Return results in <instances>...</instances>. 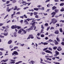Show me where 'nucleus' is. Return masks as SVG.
Returning a JSON list of instances; mask_svg holds the SVG:
<instances>
[{
	"instance_id": "c03bdc74",
	"label": "nucleus",
	"mask_w": 64,
	"mask_h": 64,
	"mask_svg": "<svg viewBox=\"0 0 64 64\" xmlns=\"http://www.w3.org/2000/svg\"><path fill=\"white\" fill-rule=\"evenodd\" d=\"M50 26H49L47 28V29H46V30L47 31H48V30H49V29H50Z\"/></svg>"
},
{
	"instance_id": "4468645a",
	"label": "nucleus",
	"mask_w": 64,
	"mask_h": 64,
	"mask_svg": "<svg viewBox=\"0 0 64 64\" xmlns=\"http://www.w3.org/2000/svg\"><path fill=\"white\" fill-rule=\"evenodd\" d=\"M29 63H31L32 64H34L35 63V62L33 61V60H31L30 62H28Z\"/></svg>"
},
{
	"instance_id": "4d7b16f0",
	"label": "nucleus",
	"mask_w": 64,
	"mask_h": 64,
	"mask_svg": "<svg viewBox=\"0 0 64 64\" xmlns=\"http://www.w3.org/2000/svg\"><path fill=\"white\" fill-rule=\"evenodd\" d=\"M10 3V1H7L6 2V4H9Z\"/></svg>"
},
{
	"instance_id": "e433bc0d",
	"label": "nucleus",
	"mask_w": 64,
	"mask_h": 64,
	"mask_svg": "<svg viewBox=\"0 0 64 64\" xmlns=\"http://www.w3.org/2000/svg\"><path fill=\"white\" fill-rule=\"evenodd\" d=\"M64 5V3H62L60 4V6H63Z\"/></svg>"
},
{
	"instance_id": "a878e982",
	"label": "nucleus",
	"mask_w": 64,
	"mask_h": 64,
	"mask_svg": "<svg viewBox=\"0 0 64 64\" xmlns=\"http://www.w3.org/2000/svg\"><path fill=\"white\" fill-rule=\"evenodd\" d=\"M64 11V8H62V9L60 10L61 12H63Z\"/></svg>"
},
{
	"instance_id": "864d4df0",
	"label": "nucleus",
	"mask_w": 64,
	"mask_h": 64,
	"mask_svg": "<svg viewBox=\"0 0 64 64\" xmlns=\"http://www.w3.org/2000/svg\"><path fill=\"white\" fill-rule=\"evenodd\" d=\"M15 13H16L15 12H14V14H12V16H13V15H15Z\"/></svg>"
},
{
	"instance_id": "8fccbe9b",
	"label": "nucleus",
	"mask_w": 64,
	"mask_h": 64,
	"mask_svg": "<svg viewBox=\"0 0 64 64\" xmlns=\"http://www.w3.org/2000/svg\"><path fill=\"white\" fill-rule=\"evenodd\" d=\"M10 63H12V64H14L15 63V62H10Z\"/></svg>"
},
{
	"instance_id": "13d9d810",
	"label": "nucleus",
	"mask_w": 64,
	"mask_h": 64,
	"mask_svg": "<svg viewBox=\"0 0 64 64\" xmlns=\"http://www.w3.org/2000/svg\"><path fill=\"white\" fill-rule=\"evenodd\" d=\"M16 14H18V15H20V12H17L16 13Z\"/></svg>"
},
{
	"instance_id": "7ed1b4c3",
	"label": "nucleus",
	"mask_w": 64,
	"mask_h": 64,
	"mask_svg": "<svg viewBox=\"0 0 64 64\" xmlns=\"http://www.w3.org/2000/svg\"><path fill=\"white\" fill-rule=\"evenodd\" d=\"M34 39V37L33 36L32 34H30L28 36V38H27V40H28V39Z\"/></svg>"
},
{
	"instance_id": "6ab92c4d",
	"label": "nucleus",
	"mask_w": 64,
	"mask_h": 64,
	"mask_svg": "<svg viewBox=\"0 0 64 64\" xmlns=\"http://www.w3.org/2000/svg\"><path fill=\"white\" fill-rule=\"evenodd\" d=\"M56 13L55 12H53L51 14V15H56Z\"/></svg>"
},
{
	"instance_id": "5fc2aeb1",
	"label": "nucleus",
	"mask_w": 64,
	"mask_h": 64,
	"mask_svg": "<svg viewBox=\"0 0 64 64\" xmlns=\"http://www.w3.org/2000/svg\"><path fill=\"white\" fill-rule=\"evenodd\" d=\"M0 50H1V51H3V50H4V49L2 48H0Z\"/></svg>"
},
{
	"instance_id": "aec40b11",
	"label": "nucleus",
	"mask_w": 64,
	"mask_h": 64,
	"mask_svg": "<svg viewBox=\"0 0 64 64\" xmlns=\"http://www.w3.org/2000/svg\"><path fill=\"white\" fill-rule=\"evenodd\" d=\"M35 22H34L33 23H32V26H35Z\"/></svg>"
},
{
	"instance_id": "603ef678",
	"label": "nucleus",
	"mask_w": 64,
	"mask_h": 64,
	"mask_svg": "<svg viewBox=\"0 0 64 64\" xmlns=\"http://www.w3.org/2000/svg\"><path fill=\"white\" fill-rule=\"evenodd\" d=\"M13 47V46L12 45H10V48H12Z\"/></svg>"
},
{
	"instance_id": "473e14b6",
	"label": "nucleus",
	"mask_w": 64,
	"mask_h": 64,
	"mask_svg": "<svg viewBox=\"0 0 64 64\" xmlns=\"http://www.w3.org/2000/svg\"><path fill=\"white\" fill-rule=\"evenodd\" d=\"M56 40H57V41H58V42H60L59 38H58V37L56 38Z\"/></svg>"
},
{
	"instance_id": "f8f14e48",
	"label": "nucleus",
	"mask_w": 64,
	"mask_h": 64,
	"mask_svg": "<svg viewBox=\"0 0 64 64\" xmlns=\"http://www.w3.org/2000/svg\"><path fill=\"white\" fill-rule=\"evenodd\" d=\"M8 59H6V60H2L1 61V62H6V61H8Z\"/></svg>"
},
{
	"instance_id": "7c9ffc66",
	"label": "nucleus",
	"mask_w": 64,
	"mask_h": 64,
	"mask_svg": "<svg viewBox=\"0 0 64 64\" xmlns=\"http://www.w3.org/2000/svg\"><path fill=\"white\" fill-rule=\"evenodd\" d=\"M38 14V12H34V15H36Z\"/></svg>"
},
{
	"instance_id": "4c0bfd02",
	"label": "nucleus",
	"mask_w": 64,
	"mask_h": 64,
	"mask_svg": "<svg viewBox=\"0 0 64 64\" xmlns=\"http://www.w3.org/2000/svg\"><path fill=\"white\" fill-rule=\"evenodd\" d=\"M41 28H42V29H45L44 27L43 26V25H41Z\"/></svg>"
},
{
	"instance_id": "58836bf2",
	"label": "nucleus",
	"mask_w": 64,
	"mask_h": 64,
	"mask_svg": "<svg viewBox=\"0 0 64 64\" xmlns=\"http://www.w3.org/2000/svg\"><path fill=\"white\" fill-rule=\"evenodd\" d=\"M0 38H3L4 36H2V35H0Z\"/></svg>"
},
{
	"instance_id": "6e6d98bb",
	"label": "nucleus",
	"mask_w": 64,
	"mask_h": 64,
	"mask_svg": "<svg viewBox=\"0 0 64 64\" xmlns=\"http://www.w3.org/2000/svg\"><path fill=\"white\" fill-rule=\"evenodd\" d=\"M34 30H36V27L35 26H34Z\"/></svg>"
},
{
	"instance_id": "6e6552de",
	"label": "nucleus",
	"mask_w": 64,
	"mask_h": 64,
	"mask_svg": "<svg viewBox=\"0 0 64 64\" xmlns=\"http://www.w3.org/2000/svg\"><path fill=\"white\" fill-rule=\"evenodd\" d=\"M47 7H52L53 6V4H48L46 5Z\"/></svg>"
},
{
	"instance_id": "72a5a7b5",
	"label": "nucleus",
	"mask_w": 64,
	"mask_h": 64,
	"mask_svg": "<svg viewBox=\"0 0 64 64\" xmlns=\"http://www.w3.org/2000/svg\"><path fill=\"white\" fill-rule=\"evenodd\" d=\"M47 49H48V47L44 49H43V51H45V50H47Z\"/></svg>"
},
{
	"instance_id": "e2e57ef3",
	"label": "nucleus",
	"mask_w": 64,
	"mask_h": 64,
	"mask_svg": "<svg viewBox=\"0 0 64 64\" xmlns=\"http://www.w3.org/2000/svg\"><path fill=\"white\" fill-rule=\"evenodd\" d=\"M48 41H50V42H53V40H51V39H50L48 40Z\"/></svg>"
},
{
	"instance_id": "20e7f679",
	"label": "nucleus",
	"mask_w": 64,
	"mask_h": 64,
	"mask_svg": "<svg viewBox=\"0 0 64 64\" xmlns=\"http://www.w3.org/2000/svg\"><path fill=\"white\" fill-rule=\"evenodd\" d=\"M12 56L14 55H17L19 54L18 53V52L17 51H14L13 52L12 54Z\"/></svg>"
},
{
	"instance_id": "423d86ee",
	"label": "nucleus",
	"mask_w": 64,
	"mask_h": 64,
	"mask_svg": "<svg viewBox=\"0 0 64 64\" xmlns=\"http://www.w3.org/2000/svg\"><path fill=\"white\" fill-rule=\"evenodd\" d=\"M17 25H12V26L11 28L12 29H14L16 28H17Z\"/></svg>"
},
{
	"instance_id": "ea45409f",
	"label": "nucleus",
	"mask_w": 64,
	"mask_h": 64,
	"mask_svg": "<svg viewBox=\"0 0 64 64\" xmlns=\"http://www.w3.org/2000/svg\"><path fill=\"white\" fill-rule=\"evenodd\" d=\"M17 57L15 56L14 58H13L12 59H14V60H15L16 59H17Z\"/></svg>"
},
{
	"instance_id": "1a4fd4ad",
	"label": "nucleus",
	"mask_w": 64,
	"mask_h": 64,
	"mask_svg": "<svg viewBox=\"0 0 64 64\" xmlns=\"http://www.w3.org/2000/svg\"><path fill=\"white\" fill-rule=\"evenodd\" d=\"M62 49L61 48V46H59L58 48L57 49V50L58 51H62Z\"/></svg>"
},
{
	"instance_id": "f03ea898",
	"label": "nucleus",
	"mask_w": 64,
	"mask_h": 64,
	"mask_svg": "<svg viewBox=\"0 0 64 64\" xmlns=\"http://www.w3.org/2000/svg\"><path fill=\"white\" fill-rule=\"evenodd\" d=\"M52 21L50 23V25H51L52 23H53V24H55L56 22H57V20L55 18H53L52 19Z\"/></svg>"
},
{
	"instance_id": "c9c22d12",
	"label": "nucleus",
	"mask_w": 64,
	"mask_h": 64,
	"mask_svg": "<svg viewBox=\"0 0 64 64\" xmlns=\"http://www.w3.org/2000/svg\"><path fill=\"white\" fill-rule=\"evenodd\" d=\"M57 48V46H54L53 48V49L54 50H56Z\"/></svg>"
},
{
	"instance_id": "774afa93",
	"label": "nucleus",
	"mask_w": 64,
	"mask_h": 64,
	"mask_svg": "<svg viewBox=\"0 0 64 64\" xmlns=\"http://www.w3.org/2000/svg\"><path fill=\"white\" fill-rule=\"evenodd\" d=\"M45 40H48V37H46L45 38Z\"/></svg>"
},
{
	"instance_id": "393cba45",
	"label": "nucleus",
	"mask_w": 64,
	"mask_h": 64,
	"mask_svg": "<svg viewBox=\"0 0 64 64\" xmlns=\"http://www.w3.org/2000/svg\"><path fill=\"white\" fill-rule=\"evenodd\" d=\"M13 9V8H10V9H9L8 10V12H10V10H12Z\"/></svg>"
},
{
	"instance_id": "a18cd8bd",
	"label": "nucleus",
	"mask_w": 64,
	"mask_h": 64,
	"mask_svg": "<svg viewBox=\"0 0 64 64\" xmlns=\"http://www.w3.org/2000/svg\"><path fill=\"white\" fill-rule=\"evenodd\" d=\"M48 50H50V51H52V48H48Z\"/></svg>"
},
{
	"instance_id": "69168bd1",
	"label": "nucleus",
	"mask_w": 64,
	"mask_h": 64,
	"mask_svg": "<svg viewBox=\"0 0 64 64\" xmlns=\"http://www.w3.org/2000/svg\"><path fill=\"white\" fill-rule=\"evenodd\" d=\"M16 60H14L12 59H11L10 60V61L12 62V61H16Z\"/></svg>"
},
{
	"instance_id": "bf43d9fd",
	"label": "nucleus",
	"mask_w": 64,
	"mask_h": 64,
	"mask_svg": "<svg viewBox=\"0 0 64 64\" xmlns=\"http://www.w3.org/2000/svg\"><path fill=\"white\" fill-rule=\"evenodd\" d=\"M3 25V24L2 23H0V26H2Z\"/></svg>"
},
{
	"instance_id": "b1692460",
	"label": "nucleus",
	"mask_w": 64,
	"mask_h": 64,
	"mask_svg": "<svg viewBox=\"0 0 64 64\" xmlns=\"http://www.w3.org/2000/svg\"><path fill=\"white\" fill-rule=\"evenodd\" d=\"M60 32H63V31L62 30V28H60Z\"/></svg>"
},
{
	"instance_id": "a19ab883",
	"label": "nucleus",
	"mask_w": 64,
	"mask_h": 64,
	"mask_svg": "<svg viewBox=\"0 0 64 64\" xmlns=\"http://www.w3.org/2000/svg\"><path fill=\"white\" fill-rule=\"evenodd\" d=\"M40 36L41 37H44L45 36L43 34H42Z\"/></svg>"
},
{
	"instance_id": "9b49d317",
	"label": "nucleus",
	"mask_w": 64,
	"mask_h": 64,
	"mask_svg": "<svg viewBox=\"0 0 64 64\" xmlns=\"http://www.w3.org/2000/svg\"><path fill=\"white\" fill-rule=\"evenodd\" d=\"M59 30H55V32H54V33L56 34H59Z\"/></svg>"
},
{
	"instance_id": "2eb2a0df",
	"label": "nucleus",
	"mask_w": 64,
	"mask_h": 64,
	"mask_svg": "<svg viewBox=\"0 0 64 64\" xmlns=\"http://www.w3.org/2000/svg\"><path fill=\"white\" fill-rule=\"evenodd\" d=\"M39 9H41V8H34V10H35L36 11H38V10H39Z\"/></svg>"
},
{
	"instance_id": "de8ad7c7",
	"label": "nucleus",
	"mask_w": 64,
	"mask_h": 64,
	"mask_svg": "<svg viewBox=\"0 0 64 64\" xmlns=\"http://www.w3.org/2000/svg\"><path fill=\"white\" fill-rule=\"evenodd\" d=\"M44 25L46 26H48V24L47 23H46Z\"/></svg>"
},
{
	"instance_id": "79ce46f5",
	"label": "nucleus",
	"mask_w": 64,
	"mask_h": 64,
	"mask_svg": "<svg viewBox=\"0 0 64 64\" xmlns=\"http://www.w3.org/2000/svg\"><path fill=\"white\" fill-rule=\"evenodd\" d=\"M54 44H55V45H58V42L57 41L55 42L54 43Z\"/></svg>"
},
{
	"instance_id": "3c124183",
	"label": "nucleus",
	"mask_w": 64,
	"mask_h": 64,
	"mask_svg": "<svg viewBox=\"0 0 64 64\" xmlns=\"http://www.w3.org/2000/svg\"><path fill=\"white\" fill-rule=\"evenodd\" d=\"M61 44L62 45H64V42H62L61 43Z\"/></svg>"
},
{
	"instance_id": "0e129e2a",
	"label": "nucleus",
	"mask_w": 64,
	"mask_h": 64,
	"mask_svg": "<svg viewBox=\"0 0 64 64\" xmlns=\"http://www.w3.org/2000/svg\"><path fill=\"white\" fill-rule=\"evenodd\" d=\"M18 62V64H19V63H22V61H20L19 62Z\"/></svg>"
},
{
	"instance_id": "f257e3e1",
	"label": "nucleus",
	"mask_w": 64,
	"mask_h": 64,
	"mask_svg": "<svg viewBox=\"0 0 64 64\" xmlns=\"http://www.w3.org/2000/svg\"><path fill=\"white\" fill-rule=\"evenodd\" d=\"M22 31L23 32L21 34V35H24V34H26L27 31H26V30H24L22 28L18 30V33H19V34H21V32H22Z\"/></svg>"
},
{
	"instance_id": "c756f323",
	"label": "nucleus",
	"mask_w": 64,
	"mask_h": 64,
	"mask_svg": "<svg viewBox=\"0 0 64 64\" xmlns=\"http://www.w3.org/2000/svg\"><path fill=\"white\" fill-rule=\"evenodd\" d=\"M18 48V46H15L14 47V50H16V49H17Z\"/></svg>"
},
{
	"instance_id": "dca6fc26",
	"label": "nucleus",
	"mask_w": 64,
	"mask_h": 64,
	"mask_svg": "<svg viewBox=\"0 0 64 64\" xmlns=\"http://www.w3.org/2000/svg\"><path fill=\"white\" fill-rule=\"evenodd\" d=\"M12 41L11 40H9L8 42V44H11L12 43Z\"/></svg>"
},
{
	"instance_id": "f3484780",
	"label": "nucleus",
	"mask_w": 64,
	"mask_h": 64,
	"mask_svg": "<svg viewBox=\"0 0 64 64\" xmlns=\"http://www.w3.org/2000/svg\"><path fill=\"white\" fill-rule=\"evenodd\" d=\"M56 9H57V7L55 6H54L52 8V10H55Z\"/></svg>"
},
{
	"instance_id": "49530a36",
	"label": "nucleus",
	"mask_w": 64,
	"mask_h": 64,
	"mask_svg": "<svg viewBox=\"0 0 64 64\" xmlns=\"http://www.w3.org/2000/svg\"><path fill=\"white\" fill-rule=\"evenodd\" d=\"M22 4H24V3H26V1H23L22 2Z\"/></svg>"
},
{
	"instance_id": "ddd939ff",
	"label": "nucleus",
	"mask_w": 64,
	"mask_h": 64,
	"mask_svg": "<svg viewBox=\"0 0 64 64\" xmlns=\"http://www.w3.org/2000/svg\"><path fill=\"white\" fill-rule=\"evenodd\" d=\"M13 34L14 35V37H17V32H14L13 33Z\"/></svg>"
},
{
	"instance_id": "338daca9",
	"label": "nucleus",
	"mask_w": 64,
	"mask_h": 64,
	"mask_svg": "<svg viewBox=\"0 0 64 64\" xmlns=\"http://www.w3.org/2000/svg\"><path fill=\"white\" fill-rule=\"evenodd\" d=\"M42 10H44V9H45V8H44V7H42Z\"/></svg>"
},
{
	"instance_id": "a211bd4d",
	"label": "nucleus",
	"mask_w": 64,
	"mask_h": 64,
	"mask_svg": "<svg viewBox=\"0 0 64 64\" xmlns=\"http://www.w3.org/2000/svg\"><path fill=\"white\" fill-rule=\"evenodd\" d=\"M54 11H55V13H58V12H59V10H57V9H55L54 10Z\"/></svg>"
},
{
	"instance_id": "09e8293b",
	"label": "nucleus",
	"mask_w": 64,
	"mask_h": 64,
	"mask_svg": "<svg viewBox=\"0 0 64 64\" xmlns=\"http://www.w3.org/2000/svg\"><path fill=\"white\" fill-rule=\"evenodd\" d=\"M35 18H38V15H36V16H35Z\"/></svg>"
},
{
	"instance_id": "bb28decb",
	"label": "nucleus",
	"mask_w": 64,
	"mask_h": 64,
	"mask_svg": "<svg viewBox=\"0 0 64 64\" xmlns=\"http://www.w3.org/2000/svg\"><path fill=\"white\" fill-rule=\"evenodd\" d=\"M17 28H17V29H18V30H19V29H20V28H21V26H17Z\"/></svg>"
},
{
	"instance_id": "c85d7f7f",
	"label": "nucleus",
	"mask_w": 64,
	"mask_h": 64,
	"mask_svg": "<svg viewBox=\"0 0 64 64\" xmlns=\"http://www.w3.org/2000/svg\"><path fill=\"white\" fill-rule=\"evenodd\" d=\"M4 35L6 36H7L8 34V32H7L6 33H4Z\"/></svg>"
},
{
	"instance_id": "0eeeda50",
	"label": "nucleus",
	"mask_w": 64,
	"mask_h": 64,
	"mask_svg": "<svg viewBox=\"0 0 64 64\" xmlns=\"http://www.w3.org/2000/svg\"><path fill=\"white\" fill-rule=\"evenodd\" d=\"M34 28V26H31L30 28H29L27 29L26 30V31H28V30H33V28Z\"/></svg>"
},
{
	"instance_id": "680f3d73",
	"label": "nucleus",
	"mask_w": 64,
	"mask_h": 64,
	"mask_svg": "<svg viewBox=\"0 0 64 64\" xmlns=\"http://www.w3.org/2000/svg\"><path fill=\"white\" fill-rule=\"evenodd\" d=\"M54 1L55 2H58L59 1L58 0H54Z\"/></svg>"
},
{
	"instance_id": "5701e85b",
	"label": "nucleus",
	"mask_w": 64,
	"mask_h": 64,
	"mask_svg": "<svg viewBox=\"0 0 64 64\" xmlns=\"http://www.w3.org/2000/svg\"><path fill=\"white\" fill-rule=\"evenodd\" d=\"M17 6H15L14 7V10H17Z\"/></svg>"
},
{
	"instance_id": "052dcab7",
	"label": "nucleus",
	"mask_w": 64,
	"mask_h": 64,
	"mask_svg": "<svg viewBox=\"0 0 64 64\" xmlns=\"http://www.w3.org/2000/svg\"><path fill=\"white\" fill-rule=\"evenodd\" d=\"M16 2V0H14L12 2V3H15V2Z\"/></svg>"
},
{
	"instance_id": "9d476101",
	"label": "nucleus",
	"mask_w": 64,
	"mask_h": 64,
	"mask_svg": "<svg viewBox=\"0 0 64 64\" xmlns=\"http://www.w3.org/2000/svg\"><path fill=\"white\" fill-rule=\"evenodd\" d=\"M45 52L46 53H50V54H52V52L48 50H46L45 51Z\"/></svg>"
},
{
	"instance_id": "4be33fe9",
	"label": "nucleus",
	"mask_w": 64,
	"mask_h": 64,
	"mask_svg": "<svg viewBox=\"0 0 64 64\" xmlns=\"http://www.w3.org/2000/svg\"><path fill=\"white\" fill-rule=\"evenodd\" d=\"M32 18H31L30 19L27 18L26 19V20H27L28 21H30V20H32Z\"/></svg>"
},
{
	"instance_id": "39448f33",
	"label": "nucleus",
	"mask_w": 64,
	"mask_h": 64,
	"mask_svg": "<svg viewBox=\"0 0 64 64\" xmlns=\"http://www.w3.org/2000/svg\"><path fill=\"white\" fill-rule=\"evenodd\" d=\"M20 17L22 19H24V17H25V18H27V16H26V15L25 14L22 16H20Z\"/></svg>"
},
{
	"instance_id": "f704fd0d",
	"label": "nucleus",
	"mask_w": 64,
	"mask_h": 64,
	"mask_svg": "<svg viewBox=\"0 0 64 64\" xmlns=\"http://www.w3.org/2000/svg\"><path fill=\"white\" fill-rule=\"evenodd\" d=\"M48 44V43L44 42L43 43V44L44 45H47Z\"/></svg>"
},
{
	"instance_id": "37998d69",
	"label": "nucleus",
	"mask_w": 64,
	"mask_h": 64,
	"mask_svg": "<svg viewBox=\"0 0 64 64\" xmlns=\"http://www.w3.org/2000/svg\"><path fill=\"white\" fill-rule=\"evenodd\" d=\"M54 29V28L53 27H51L50 28V30H52H52H53Z\"/></svg>"
},
{
	"instance_id": "2f4dec72",
	"label": "nucleus",
	"mask_w": 64,
	"mask_h": 64,
	"mask_svg": "<svg viewBox=\"0 0 64 64\" xmlns=\"http://www.w3.org/2000/svg\"><path fill=\"white\" fill-rule=\"evenodd\" d=\"M3 55V53H2V52H0V57Z\"/></svg>"
},
{
	"instance_id": "cd10ccee",
	"label": "nucleus",
	"mask_w": 64,
	"mask_h": 64,
	"mask_svg": "<svg viewBox=\"0 0 64 64\" xmlns=\"http://www.w3.org/2000/svg\"><path fill=\"white\" fill-rule=\"evenodd\" d=\"M43 29H42L41 30V32H40V33H44V32H43V31H44V30H43Z\"/></svg>"
},
{
	"instance_id": "412c9836",
	"label": "nucleus",
	"mask_w": 64,
	"mask_h": 64,
	"mask_svg": "<svg viewBox=\"0 0 64 64\" xmlns=\"http://www.w3.org/2000/svg\"><path fill=\"white\" fill-rule=\"evenodd\" d=\"M55 53L56 54H57L58 55H59V52H58V51H56H56Z\"/></svg>"
}]
</instances>
